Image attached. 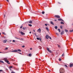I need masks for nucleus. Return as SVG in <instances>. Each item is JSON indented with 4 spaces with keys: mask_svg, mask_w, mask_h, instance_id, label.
Here are the masks:
<instances>
[{
    "mask_svg": "<svg viewBox=\"0 0 73 73\" xmlns=\"http://www.w3.org/2000/svg\"><path fill=\"white\" fill-rule=\"evenodd\" d=\"M60 73H64L65 70L63 68H60L59 70Z\"/></svg>",
    "mask_w": 73,
    "mask_h": 73,
    "instance_id": "obj_1",
    "label": "nucleus"
},
{
    "mask_svg": "<svg viewBox=\"0 0 73 73\" xmlns=\"http://www.w3.org/2000/svg\"><path fill=\"white\" fill-rule=\"evenodd\" d=\"M3 60L5 61V62H6L7 61H8V58H3Z\"/></svg>",
    "mask_w": 73,
    "mask_h": 73,
    "instance_id": "obj_2",
    "label": "nucleus"
},
{
    "mask_svg": "<svg viewBox=\"0 0 73 73\" xmlns=\"http://www.w3.org/2000/svg\"><path fill=\"white\" fill-rule=\"evenodd\" d=\"M50 37V36H49L48 35H46L45 36L46 38V39H48Z\"/></svg>",
    "mask_w": 73,
    "mask_h": 73,
    "instance_id": "obj_3",
    "label": "nucleus"
},
{
    "mask_svg": "<svg viewBox=\"0 0 73 73\" xmlns=\"http://www.w3.org/2000/svg\"><path fill=\"white\" fill-rule=\"evenodd\" d=\"M54 16L55 17H57L58 19H60V17L58 15H55Z\"/></svg>",
    "mask_w": 73,
    "mask_h": 73,
    "instance_id": "obj_4",
    "label": "nucleus"
},
{
    "mask_svg": "<svg viewBox=\"0 0 73 73\" xmlns=\"http://www.w3.org/2000/svg\"><path fill=\"white\" fill-rule=\"evenodd\" d=\"M73 65V63H71L70 64V67H72Z\"/></svg>",
    "mask_w": 73,
    "mask_h": 73,
    "instance_id": "obj_5",
    "label": "nucleus"
},
{
    "mask_svg": "<svg viewBox=\"0 0 73 73\" xmlns=\"http://www.w3.org/2000/svg\"><path fill=\"white\" fill-rule=\"evenodd\" d=\"M64 31H63L61 32V35H64Z\"/></svg>",
    "mask_w": 73,
    "mask_h": 73,
    "instance_id": "obj_6",
    "label": "nucleus"
},
{
    "mask_svg": "<svg viewBox=\"0 0 73 73\" xmlns=\"http://www.w3.org/2000/svg\"><path fill=\"white\" fill-rule=\"evenodd\" d=\"M7 40H3V43H6V42H7Z\"/></svg>",
    "mask_w": 73,
    "mask_h": 73,
    "instance_id": "obj_7",
    "label": "nucleus"
},
{
    "mask_svg": "<svg viewBox=\"0 0 73 73\" xmlns=\"http://www.w3.org/2000/svg\"><path fill=\"white\" fill-rule=\"evenodd\" d=\"M47 49L48 51L49 52H51V51L50 50H49V48L47 47Z\"/></svg>",
    "mask_w": 73,
    "mask_h": 73,
    "instance_id": "obj_8",
    "label": "nucleus"
},
{
    "mask_svg": "<svg viewBox=\"0 0 73 73\" xmlns=\"http://www.w3.org/2000/svg\"><path fill=\"white\" fill-rule=\"evenodd\" d=\"M18 51L17 50H13L11 51V52H17Z\"/></svg>",
    "mask_w": 73,
    "mask_h": 73,
    "instance_id": "obj_9",
    "label": "nucleus"
},
{
    "mask_svg": "<svg viewBox=\"0 0 73 73\" xmlns=\"http://www.w3.org/2000/svg\"><path fill=\"white\" fill-rule=\"evenodd\" d=\"M38 32H39V33H40V32H41V29H39L38 30Z\"/></svg>",
    "mask_w": 73,
    "mask_h": 73,
    "instance_id": "obj_10",
    "label": "nucleus"
},
{
    "mask_svg": "<svg viewBox=\"0 0 73 73\" xmlns=\"http://www.w3.org/2000/svg\"><path fill=\"white\" fill-rule=\"evenodd\" d=\"M21 35H24V33H23L22 31L21 32Z\"/></svg>",
    "mask_w": 73,
    "mask_h": 73,
    "instance_id": "obj_11",
    "label": "nucleus"
},
{
    "mask_svg": "<svg viewBox=\"0 0 73 73\" xmlns=\"http://www.w3.org/2000/svg\"><path fill=\"white\" fill-rule=\"evenodd\" d=\"M17 51L18 52H21V50L20 49H18Z\"/></svg>",
    "mask_w": 73,
    "mask_h": 73,
    "instance_id": "obj_12",
    "label": "nucleus"
},
{
    "mask_svg": "<svg viewBox=\"0 0 73 73\" xmlns=\"http://www.w3.org/2000/svg\"><path fill=\"white\" fill-rule=\"evenodd\" d=\"M6 62L8 64H10V63H9V62L8 61V60Z\"/></svg>",
    "mask_w": 73,
    "mask_h": 73,
    "instance_id": "obj_13",
    "label": "nucleus"
},
{
    "mask_svg": "<svg viewBox=\"0 0 73 73\" xmlns=\"http://www.w3.org/2000/svg\"><path fill=\"white\" fill-rule=\"evenodd\" d=\"M0 62H1V63H4V62H3V61L1 60H0Z\"/></svg>",
    "mask_w": 73,
    "mask_h": 73,
    "instance_id": "obj_14",
    "label": "nucleus"
},
{
    "mask_svg": "<svg viewBox=\"0 0 73 73\" xmlns=\"http://www.w3.org/2000/svg\"><path fill=\"white\" fill-rule=\"evenodd\" d=\"M29 57H31V56H32V54H29Z\"/></svg>",
    "mask_w": 73,
    "mask_h": 73,
    "instance_id": "obj_15",
    "label": "nucleus"
},
{
    "mask_svg": "<svg viewBox=\"0 0 73 73\" xmlns=\"http://www.w3.org/2000/svg\"><path fill=\"white\" fill-rule=\"evenodd\" d=\"M46 29L47 31H48L49 29H48V28L46 27Z\"/></svg>",
    "mask_w": 73,
    "mask_h": 73,
    "instance_id": "obj_16",
    "label": "nucleus"
},
{
    "mask_svg": "<svg viewBox=\"0 0 73 73\" xmlns=\"http://www.w3.org/2000/svg\"><path fill=\"white\" fill-rule=\"evenodd\" d=\"M29 23H30V24H32V21H29Z\"/></svg>",
    "mask_w": 73,
    "mask_h": 73,
    "instance_id": "obj_17",
    "label": "nucleus"
},
{
    "mask_svg": "<svg viewBox=\"0 0 73 73\" xmlns=\"http://www.w3.org/2000/svg\"><path fill=\"white\" fill-rule=\"evenodd\" d=\"M60 24H64V23L63 22H61Z\"/></svg>",
    "mask_w": 73,
    "mask_h": 73,
    "instance_id": "obj_18",
    "label": "nucleus"
},
{
    "mask_svg": "<svg viewBox=\"0 0 73 73\" xmlns=\"http://www.w3.org/2000/svg\"><path fill=\"white\" fill-rule=\"evenodd\" d=\"M38 48H39V49H41V48H42L41 47V46H39L38 47Z\"/></svg>",
    "mask_w": 73,
    "mask_h": 73,
    "instance_id": "obj_19",
    "label": "nucleus"
},
{
    "mask_svg": "<svg viewBox=\"0 0 73 73\" xmlns=\"http://www.w3.org/2000/svg\"><path fill=\"white\" fill-rule=\"evenodd\" d=\"M2 34H3V35H6V34L5 33V32H3Z\"/></svg>",
    "mask_w": 73,
    "mask_h": 73,
    "instance_id": "obj_20",
    "label": "nucleus"
},
{
    "mask_svg": "<svg viewBox=\"0 0 73 73\" xmlns=\"http://www.w3.org/2000/svg\"><path fill=\"white\" fill-rule=\"evenodd\" d=\"M65 31L66 32H68V30H66V29H65Z\"/></svg>",
    "mask_w": 73,
    "mask_h": 73,
    "instance_id": "obj_21",
    "label": "nucleus"
},
{
    "mask_svg": "<svg viewBox=\"0 0 73 73\" xmlns=\"http://www.w3.org/2000/svg\"><path fill=\"white\" fill-rule=\"evenodd\" d=\"M55 28L56 29H57V26H56L55 27Z\"/></svg>",
    "mask_w": 73,
    "mask_h": 73,
    "instance_id": "obj_22",
    "label": "nucleus"
},
{
    "mask_svg": "<svg viewBox=\"0 0 73 73\" xmlns=\"http://www.w3.org/2000/svg\"><path fill=\"white\" fill-rule=\"evenodd\" d=\"M58 30L59 31V32H61V31H60V29H58Z\"/></svg>",
    "mask_w": 73,
    "mask_h": 73,
    "instance_id": "obj_23",
    "label": "nucleus"
},
{
    "mask_svg": "<svg viewBox=\"0 0 73 73\" xmlns=\"http://www.w3.org/2000/svg\"><path fill=\"white\" fill-rule=\"evenodd\" d=\"M51 24L52 25H54V23H53V22H51Z\"/></svg>",
    "mask_w": 73,
    "mask_h": 73,
    "instance_id": "obj_24",
    "label": "nucleus"
},
{
    "mask_svg": "<svg viewBox=\"0 0 73 73\" xmlns=\"http://www.w3.org/2000/svg\"><path fill=\"white\" fill-rule=\"evenodd\" d=\"M62 57H64V53H63L62 54Z\"/></svg>",
    "mask_w": 73,
    "mask_h": 73,
    "instance_id": "obj_25",
    "label": "nucleus"
},
{
    "mask_svg": "<svg viewBox=\"0 0 73 73\" xmlns=\"http://www.w3.org/2000/svg\"><path fill=\"white\" fill-rule=\"evenodd\" d=\"M29 27H32V25L31 24H29Z\"/></svg>",
    "mask_w": 73,
    "mask_h": 73,
    "instance_id": "obj_26",
    "label": "nucleus"
},
{
    "mask_svg": "<svg viewBox=\"0 0 73 73\" xmlns=\"http://www.w3.org/2000/svg\"><path fill=\"white\" fill-rule=\"evenodd\" d=\"M42 14H44V13H45V12L44 11H43L42 12Z\"/></svg>",
    "mask_w": 73,
    "mask_h": 73,
    "instance_id": "obj_27",
    "label": "nucleus"
},
{
    "mask_svg": "<svg viewBox=\"0 0 73 73\" xmlns=\"http://www.w3.org/2000/svg\"><path fill=\"white\" fill-rule=\"evenodd\" d=\"M8 48H5V50H8Z\"/></svg>",
    "mask_w": 73,
    "mask_h": 73,
    "instance_id": "obj_28",
    "label": "nucleus"
},
{
    "mask_svg": "<svg viewBox=\"0 0 73 73\" xmlns=\"http://www.w3.org/2000/svg\"><path fill=\"white\" fill-rule=\"evenodd\" d=\"M36 39L37 40H40V38H37Z\"/></svg>",
    "mask_w": 73,
    "mask_h": 73,
    "instance_id": "obj_29",
    "label": "nucleus"
},
{
    "mask_svg": "<svg viewBox=\"0 0 73 73\" xmlns=\"http://www.w3.org/2000/svg\"><path fill=\"white\" fill-rule=\"evenodd\" d=\"M58 21H61V19H58Z\"/></svg>",
    "mask_w": 73,
    "mask_h": 73,
    "instance_id": "obj_30",
    "label": "nucleus"
},
{
    "mask_svg": "<svg viewBox=\"0 0 73 73\" xmlns=\"http://www.w3.org/2000/svg\"><path fill=\"white\" fill-rule=\"evenodd\" d=\"M49 39L51 40H52V38H51V37H50H50H49Z\"/></svg>",
    "mask_w": 73,
    "mask_h": 73,
    "instance_id": "obj_31",
    "label": "nucleus"
},
{
    "mask_svg": "<svg viewBox=\"0 0 73 73\" xmlns=\"http://www.w3.org/2000/svg\"><path fill=\"white\" fill-rule=\"evenodd\" d=\"M59 60L60 61H61V59L59 58Z\"/></svg>",
    "mask_w": 73,
    "mask_h": 73,
    "instance_id": "obj_32",
    "label": "nucleus"
},
{
    "mask_svg": "<svg viewBox=\"0 0 73 73\" xmlns=\"http://www.w3.org/2000/svg\"><path fill=\"white\" fill-rule=\"evenodd\" d=\"M16 39H18V40H20V38H16Z\"/></svg>",
    "mask_w": 73,
    "mask_h": 73,
    "instance_id": "obj_33",
    "label": "nucleus"
},
{
    "mask_svg": "<svg viewBox=\"0 0 73 73\" xmlns=\"http://www.w3.org/2000/svg\"><path fill=\"white\" fill-rule=\"evenodd\" d=\"M20 40H24V39L23 38H20Z\"/></svg>",
    "mask_w": 73,
    "mask_h": 73,
    "instance_id": "obj_34",
    "label": "nucleus"
},
{
    "mask_svg": "<svg viewBox=\"0 0 73 73\" xmlns=\"http://www.w3.org/2000/svg\"><path fill=\"white\" fill-rule=\"evenodd\" d=\"M0 53H4V52H0Z\"/></svg>",
    "mask_w": 73,
    "mask_h": 73,
    "instance_id": "obj_35",
    "label": "nucleus"
},
{
    "mask_svg": "<svg viewBox=\"0 0 73 73\" xmlns=\"http://www.w3.org/2000/svg\"><path fill=\"white\" fill-rule=\"evenodd\" d=\"M56 35H58H58H59V34L58 33H56Z\"/></svg>",
    "mask_w": 73,
    "mask_h": 73,
    "instance_id": "obj_36",
    "label": "nucleus"
},
{
    "mask_svg": "<svg viewBox=\"0 0 73 73\" xmlns=\"http://www.w3.org/2000/svg\"><path fill=\"white\" fill-rule=\"evenodd\" d=\"M23 29L24 30H25V28L24 27H23Z\"/></svg>",
    "mask_w": 73,
    "mask_h": 73,
    "instance_id": "obj_37",
    "label": "nucleus"
},
{
    "mask_svg": "<svg viewBox=\"0 0 73 73\" xmlns=\"http://www.w3.org/2000/svg\"><path fill=\"white\" fill-rule=\"evenodd\" d=\"M58 48H60V45H58Z\"/></svg>",
    "mask_w": 73,
    "mask_h": 73,
    "instance_id": "obj_38",
    "label": "nucleus"
},
{
    "mask_svg": "<svg viewBox=\"0 0 73 73\" xmlns=\"http://www.w3.org/2000/svg\"><path fill=\"white\" fill-rule=\"evenodd\" d=\"M45 26H47V25H47V24H45Z\"/></svg>",
    "mask_w": 73,
    "mask_h": 73,
    "instance_id": "obj_39",
    "label": "nucleus"
},
{
    "mask_svg": "<svg viewBox=\"0 0 73 73\" xmlns=\"http://www.w3.org/2000/svg\"><path fill=\"white\" fill-rule=\"evenodd\" d=\"M35 36H36L37 37V35H36V33H35Z\"/></svg>",
    "mask_w": 73,
    "mask_h": 73,
    "instance_id": "obj_40",
    "label": "nucleus"
},
{
    "mask_svg": "<svg viewBox=\"0 0 73 73\" xmlns=\"http://www.w3.org/2000/svg\"><path fill=\"white\" fill-rule=\"evenodd\" d=\"M64 66H66V67H68V66H67V65H64Z\"/></svg>",
    "mask_w": 73,
    "mask_h": 73,
    "instance_id": "obj_41",
    "label": "nucleus"
},
{
    "mask_svg": "<svg viewBox=\"0 0 73 73\" xmlns=\"http://www.w3.org/2000/svg\"><path fill=\"white\" fill-rule=\"evenodd\" d=\"M39 40H40V41H41V38H40L39 39Z\"/></svg>",
    "mask_w": 73,
    "mask_h": 73,
    "instance_id": "obj_42",
    "label": "nucleus"
},
{
    "mask_svg": "<svg viewBox=\"0 0 73 73\" xmlns=\"http://www.w3.org/2000/svg\"><path fill=\"white\" fill-rule=\"evenodd\" d=\"M13 42H15V40H13Z\"/></svg>",
    "mask_w": 73,
    "mask_h": 73,
    "instance_id": "obj_43",
    "label": "nucleus"
},
{
    "mask_svg": "<svg viewBox=\"0 0 73 73\" xmlns=\"http://www.w3.org/2000/svg\"><path fill=\"white\" fill-rule=\"evenodd\" d=\"M9 68H13V67H12V66H9Z\"/></svg>",
    "mask_w": 73,
    "mask_h": 73,
    "instance_id": "obj_44",
    "label": "nucleus"
},
{
    "mask_svg": "<svg viewBox=\"0 0 73 73\" xmlns=\"http://www.w3.org/2000/svg\"><path fill=\"white\" fill-rule=\"evenodd\" d=\"M22 47H23V48H24V47H25V46H22Z\"/></svg>",
    "mask_w": 73,
    "mask_h": 73,
    "instance_id": "obj_45",
    "label": "nucleus"
},
{
    "mask_svg": "<svg viewBox=\"0 0 73 73\" xmlns=\"http://www.w3.org/2000/svg\"><path fill=\"white\" fill-rule=\"evenodd\" d=\"M11 73H15L14 72H12Z\"/></svg>",
    "mask_w": 73,
    "mask_h": 73,
    "instance_id": "obj_46",
    "label": "nucleus"
},
{
    "mask_svg": "<svg viewBox=\"0 0 73 73\" xmlns=\"http://www.w3.org/2000/svg\"><path fill=\"white\" fill-rule=\"evenodd\" d=\"M19 53V54H22L20 52H18Z\"/></svg>",
    "mask_w": 73,
    "mask_h": 73,
    "instance_id": "obj_47",
    "label": "nucleus"
},
{
    "mask_svg": "<svg viewBox=\"0 0 73 73\" xmlns=\"http://www.w3.org/2000/svg\"><path fill=\"white\" fill-rule=\"evenodd\" d=\"M60 28H61V29H62V27L60 26Z\"/></svg>",
    "mask_w": 73,
    "mask_h": 73,
    "instance_id": "obj_48",
    "label": "nucleus"
},
{
    "mask_svg": "<svg viewBox=\"0 0 73 73\" xmlns=\"http://www.w3.org/2000/svg\"><path fill=\"white\" fill-rule=\"evenodd\" d=\"M1 71H3V70H0V72H1Z\"/></svg>",
    "mask_w": 73,
    "mask_h": 73,
    "instance_id": "obj_49",
    "label": "nucleus"
},
{
    "mask_svg": "<svg viewBox=\"0 0 73 73\" xmlns=\"http://www.w3.org/2000/svg\"><path fill=\"white\" fill-rule=\"evenodd\" d=\"M6 1H7V2H9V0H6Z\"/></svg>",
    "mask_w": 73,
    "mask_h": 73,
    "instance_id": "obj_50",
    "label": "nucleus"
},
{
    "mask_svg": "<svg viewBox=\"0 0 73 73\" xmlns=\"http://www.w3.org/2000/svg\"><path fill=\"white\" fill-rule=\"evenodd\" d=\"M58 4H61V3H60V2H58Z\"/></svg>",
    "mask_w": 73,
    "mask_h": 73,
    "instance_id": "obj_51",
    "label": "nucleus"
},
{
    "mask_svg": "<svg viewBox=\"0 0 73 73\" xmlns=\"http://www.w3.org/2000/svg\"><path fill=\"white\" fill-rule=\"evenodd\" d=\"M61 21H64V20L62 19H61Z\"/></svg>",
    "mask_w": 73,
    "mask_h": 73,
    "instance_id": "obj_52",
    "label": "nucleus"
},
{
    "mask_svg": "<svg viewBox=\"0 0 73 73\" xmlns=\"http://www.w3.org/2000/svg\"><path fill=\"white\" fill-rule=\"evenodd\" d=\"M23 28V26H21V27H20V28Z\"/></svg>",
    "mask_w": 73,
    "mask_h": 73,
    "instance_id": "obj_53",
    "label": "nucleus"
},
{
    "mask_svg": "<svg viewBox=\"0 0 73 73\" xmlns=\"http://www.w3.org/2000/svg\"><path fill=\"white\" fill-rule=\"evenodd\" d=\"M4 17H5V15H4Z\"/></svg>",
    "mask_w": 73,
    "mask_h": 73,
    "instance_id": "obj_54",
    "label": "nucleus"
},
{
    "mask_svg": "<svg viewBox=\"0 0 73 73\" xmlns=\"http://www.w3.org/2000/svg\"><path fill=\"white\" fill-rule=\"evenodd\" d=\"M32 50V48H31L30 50Z\"/></svg>",
    "mask_w": 73,
    "mask_h": 73,
    "instance_id": "obj_55",
    "label": "nucleus"
},
{
    "mask_svg": "<svg viewBox=\"0 0 73 73\" xmlns=\"http://www.w3.org/2000/svg\"><path fill=\"white\" fill-rule=\"evenodd\" d=\"M9 41H10V42H11V40H10Z\"/></svg>",
    "mask_w": 73,
    "mask_h": 73,
    "instance_id": "obj_56",
    "label": "nucleus"
},
{
    "mask_svg": "<svg viewBox=\"0 0 73 73\" xmlns=\"http://www.w3.org/2000/svg\"><path fill=\"white\" fill-rule=\"evenodd\" d=\"M30 33H31V32H30Z\"/></svg>",
    "mask_w": 73,
    "mask_h": 73,
    "instance_id": "obj_57",
    "label": "nucleus"
},
{
    "mask_svg": "<svg viewBox=\"0 0 73 73\" xmlns=\"http://www.w3.org/2000/svg\"><path fill=\"white\" fill-rule=\"evenodd\" d=\"M48 71H49V72H50V70H49Z\"/></svg>",
    "mask_w": 73,
    "mask_h": 73,
    "instance_id": "obj_58",
    "label": "nucleus"
},
{
    "mask_svg": "<svg viewBox=\"0 0 73 73\" xmlns=\"http://www.w3.org/2000/svg\"><path fill=\"white\" fill-rule=\"evenodd\" d=\"M1 7V4H0V7Z\"/></svg>",
    "mask_w": 73,
    "mask_h": 73,
    "instance_id": "obj_59",
    "label": "nucleus"
},
{
    "mask_svg": "<svg viewBox=\"0 0 73 73\" xmlns=\"http://www.w3.org/2000/svg\"><path fill=\"white\" fill-rule=\"evenodd\" d=\"M1 35V33H0V36Z\"/></svg>",
    "mask_w": 73,
    "mask_h": 73,
    "instance_id": "obj_60",
    "label": "nucleus"
},
{
    "mask_svg": "<svg viewBox=\"0 0 73 73\" xmlns=\"http://www.w3.org/2000/svg\"><path fill=\"white\" fill-rule=\"evenodd\" d=\"M47 15H48V14H46V15L47 16Z\"/></svg>",
    "mask_w": 73,
    "mask_h": 73,
    "instance_id": "obj_61",
    "label": "nucleus"
},
{
    "mask_svg": "<svg viewBox=\"0 0 73 73\" xmlns=\"http://www.w3.org/2000/svg\"><path fill=\"white\" fill-rule=\"evenodd\" d=\"M34 31V32H35V31Z\"/></svg>",
    "mask_w": 73,
    "mask_h": 73,
    "instance_id": "obj_62",
    "label": "nucleus"
}]
</instances>
